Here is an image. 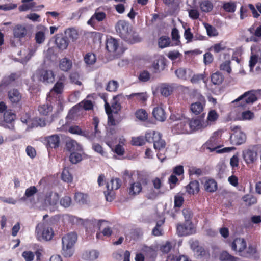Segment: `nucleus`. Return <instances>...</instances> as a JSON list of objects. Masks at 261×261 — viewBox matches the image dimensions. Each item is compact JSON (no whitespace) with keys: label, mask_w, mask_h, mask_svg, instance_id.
<instances>
[{"label":"nucleus","mask_w":261,"mask_h":261,"mask_svg":"<svg viewBox=\"0 0 261 261\" xmlns=\"http://www.w3.org/2000/svg\"><path fill=\"white\" fill-rule=\"evenodd\" d=\"M69 160L72 164H77L82 161V155L77 152H72L70 155Z\"/></svg>","instance_id":"nucleus-46"},{"label":"nucleus","mask_w":261,"mask_h":261,"mask_svg":"<svg viewBox=\"0 0 261 261\" xmlns=\"http://www.w3.org/2000/svg\"><path fill=\"white\" fill-rule=\"evenodd\" d=\"M222 8L227 12L233 13L236 9V4L233 2H225Z\"/></svg>","instance_id":"nucleus-43"},{"label":"nucleus","mask_w":261,"mask_h":261,"mask_svg":"<svg viewBox=\"0 0 261 261\" xmlns=\"http://www.w3.org/2000/svg\"><path fill=\"white\" fill-rule=\"evenodd\" d=\"M142 190V186L140 182H134L131 184L129 188V194L130 195H136L139 194Z\"/></svg>","instance_id":"nucleus-35"},{"label":"nucleus","mask_w":261,"mask_h":261,"mask_svg":"<svg viewBox=\"0 0 261 261\" xmlns=\"http://www.w3.org/2000/svg\"><path fill=\"white\" fill-rule=\"evenodd\" d=\"M202 118H197L191 120L189 119V125H190L191 133L194 130H198L208 125V123L203 122L202 123Z\"/></svg>","instance_id":"nucleus-19"},{"label":"nucleus","mask_w":261,"mask_h":261,"mask_svg":"<svg viewBox=\"0 0 261 261\" xmlns=\"http://www.w3.org/2000/svg\"><path fill=\"white\" fill-rule=\"evenodd\" d=\"M231 128L234 132L230 137L231 143L234 145H240L244 143L246 140L245 134L238 126H231Z\"/></svg>","instance_id":"nucleus-6"},{"label":"nucleus","mask_w":261,"mask_h":261,"mask_svg":"<svg viewBox=\"0 0 261 261\" xmlns=\"http://www.w3.org/2000/svg\"><path fill=\"white\" fill-rule=\"evenodd\" d=\"M224 80V77L219 72H216L213 73L211 76V81L215 85H219L222 83Z\"/></svg>","instance_id":"nucleus-40"},{"label":"nucleus","mask_w":261,"mask_h":261,"mask_svg":"<svg viewBox=\"0 0 261 261\" xmlns=\"http://www.w3.org/2000/svg\"><path fill=\"white\" fill-rule=\"evenodd\" d=\"M136 117L142 121H144L147 118V114L144 110H139L136 112Z\"/></svg>","instance_id":"nucleus-59"},{"label":"nucleus","mask_w":261,"mask_h":261,"mask_svg":"<svg viewBox=\"0 0 261 261\" xmlns=\"http://www.w3.org/2000/svg\"><path fill=\"white\" fill-rule=\"evenodd\" d=\"M69 132L72 134H77L79 135H84L82 129L78 126H71L69 128Z\"/></svg>","instance_id":"nucleus-62"},{"label":"nucleus","mask_w":261,"mask_h":261,"mask_svg":"<svg viewBox=\"0 0 261 261\" xmlns=\"http://www.w3.org/2000/svg\"><path fill=\"white\" fill-rule=\"evenodd\" d=\"M200 7L202 11L208 12L212 10L213 5L209 1L204 0L200 3Z\"/></svg>","instance_id":"nucleus-45"},{"label":"nucleus","mask_w":261,"mask_h":261,"mask_svg":"<svg viewBox=\"0 0 261 261\" xmlns=\"http://www.w3.org/2000/svg\"><path fill=\"white\" fill-rule=\"evenodd\" d=\"M92 16L94 19L98 21H101L106 18V14L104 12L100 11L99 8H97Z\"/></svg>","instance_id":"nucleus-48"},{"label":"nucleus","mask_w":261,"mask_h":261,"mask_svg":"<svg viewBox=\"0 0 261 261\" xmlns=\"http://www.w3.org/2000/svg\"><path fill=\"white\" fill-rule=\"evenodd\" d=\"M77 235L70 232L63 237L62 239V254L65 257L72 256L74 253V245L77 240Z\"/></svg>","instance_id":"nucleus-2"},{"label":"nucleus","mask_w":261,"mask_h":261,"mask_svg":"<svg viewBox=\"0 0 261 261\" xmlns=\"http://www.w3.org/2000/svg\"><path fill=\"white\" fill-rule=\"evenodd\" d=\"M190 81L193 84H198L201 81H204V74H197L193 75L192 77H190Z\"/></svg>","instance_id":"nucleus-56"},{"label":"nucleus","mask_w":261,"mask_h":261,"mask_svg":"<svg viewBox=\"0 0 261 261\" xmlns=\"http://www.w3.org/2000/svg\"><path fill=\"white\" fill-rule=\"evenodd\" d=\"M260 90H251L245 92L238 98L232 101V103H239L238 106L246 108L248 104H252L257 100V95Z\"/></svg>","instance_id":"nucleus-3"},{"label":"nucleus","mask_w":261,"mask_h":261,"mask_svg":"<svg viewBox=\"0 0 261 261\" xmlns=\"http://www.w3.org/2000/svg\"><path fill=\"white\" fill-rule=\"evenodd\" d=\"M177 232L180 236L192 234L194 232V228L191 221H185L184 225H178L177 226Z\"/></svg>","instance_id":"nucleus-11"},{"label":"nucleus","mask_w":261,"mask_h":261,"mask_svg":"<svg viewBox=\"0 0 261 261\" xmlns=\"http://www.w3.org/2000/svg\"><path fill=\"white\" fill-rule=\"evenodd\" d=\"M70 79L72 83L78 85H81L82 84L81 82L79 80V75L76 72L72 73L70 75Z\"/></svg>","instance_id":"nucleus-64"},{"label":"nucleus","mask_w":261,"mask_h":261,"mask_svg":"<svg viewBox=\"0 0 261 261\" xmlns=\"http://www.w3.org/2000/svg\"><path fill=\"white\" fill-rule=\"evenodd\" d=\"M175 73L178 79L187 80L191 77L193 72L190 69L180 68L175 70Z\"/></svg>","instance_id":"nucleus-21"},{"label":"nucleus","mask_w":261,"mask_h":261,"mask_svg":"<svg viewBox=\"0 0 261 261\" xmlns=\"http://www.w3.org/2000/svg\"><path fill=\"white\" fill-rule=\"evenodd\" d=\"M145 139L148 142H153L155 150H160L166 146L165 141L162 138V134L154 130H151L145 134Z\"/></svg>","instance_id":"nucleus-4"},{"label":"nucleus","mask_w":261,"mask_h":261,"mask_svg":"<svg viewBox=\"0 0 261 261\" xmlns=\"http://www.w3.org/2000/svg\"><path fill=\"white\" fill-rule=\"evenodd\" d=\"M53 110V107L47 103L40 106L38 108L39 113L43 115H47Z\"/></svg>","instance_id":"nucleus-44"},{"label":"nucleus","mask_w":261,"mask_h":261,"mask_svg":"<svg viewBox=\"0 0 261 261\" xmlns=\"http://www.w3.org/2000/svg\"><path fill=\"white\" fill-rule=\"evenodd\" d=\"M93 103L91 100H84L77 105L73 107L69 112L67 118L69 119H75L80 111L82 110H90L93 109Z\"/></svg>","instance_id":"nucleus-5"},{"label":"nucleus","mask_w":261,"mask_h":261,"mask_svg":"<svg viewBox=\"0 0 261 261\" xmlns=\"http://www.w3.org/2000/svg\"><path fill=\"white\" fill-rule=\"evenodd\" d=\"M184 199L182 196L180 195H175L174 197V206L175 207H180L183 204Z\"/></svg>","instance_id":"nucleus-63"},{"label":"nucleus","mask_w":261,"mask_h":261,"mask_svg":"<svg viewBox=\"0 0 261 261\" xmlns=\"http://www.w3.org/2000/svg\"><path fill=\"white\" fill-rule=\"evenodd\" d=\"M65 37L71 39L73 41L78 38V33L76 30L74 29H68L65 31Z\"/></svg>","instance_id":"nucleus-42"},{"label":"nucleus","mask_w":261,"mask_h":261,"mask_svg":"<svg viewBox=\"0 0 261 261\" xmlns=\"http://www.w3.org/2000/svg\"><path fill=\"white\" fill-rule=\"evenodd\" d=\"M40 228V225H38L36 228V231L37 233V237L39 240H45V241H49L51 240L53 236L54 232L52 228L44 225L43 227V230L42 232L41 233V235L39 236V229Z\"/></svg>","instance_id":"nucleus-9"},{"label":"nucleus","mask_w":261,"mask_h":261,"mask_svg":"<svg viewBox=\"0 0 261 261\" xmlns=\"http://www.w3.org/2000/svg\"><path fill=\"white\" fill-rule=\"evenodd\" d=\"M62 179L67 183L71 182L73 178L68 169H64L61 175Z\"/></svg>","instance_id":"nucleus-50"},{"label":"nucleus","mask_w":261,"mask_h":261,"mask_svg":"<svg viewBox=\"0 0 261 261\" xmlns=\"http://www.w3.org/2000/svg\"><path fill=\"white\" fill-rule=\"evenodd\" d=\"M66 148L67 150L71 153L81 151L82 150L81 146L76 141L73 140H70L66 142Z\"/></svg>","instance_id":"nucleus-23"},{"label":"nucleus","mask_w":261,"mask_h":261,"mask_svg":"<svg viewBox=\"0 0 261 261\" xmlns=\"http://www.w3.org/2000/svg\"><path fill=\"white\" fill-rule=\"evenodd\" d=\"M47 141V147L50 148H56L59 147L60 139L59 135H53L46 138Z\"/></svg>","instance_id":"nucleus-22"},{"label":"nucleus","mask_w":261,"mask_h":261,"mask_svg":"<svg viewBox=\"0 0 261 261\" xmlns=\"http://www.w3.org/2000/svg\"><path fill=\"white\" fill-rule=\"evenodd\" d=\"M204 27L209 36H216L218 35V32L214 27L208 23H204Z\"/></svg>","instance_id":"nucleus-52"},{"label":"nucleus","mask_w":261,"mask_h":261,"mask_svg":"<svg viewBox=\"0 0 261 261\" xmlns=\"http://www.w3.org/2000/svg\"><path fill=\"white\" fill-rule=\"evenodd\" d=\"M60 204L64 207H69L71 203V199L68 196L63 197L60 201Z\"/></svg>","instance_id":"nucleus-61"},{"label":"nucleus","mask_w":261,"mask_h":261,"mask_svg":"<svg viewBox=\"0 0 261 261\" xmlns=\"http://www.w3.org/2000/svg\"><path fill=\"white\" fill-rule=\"evenodd\" d=\"M203 109V105L200 102H196L191 105V110L195 115L200 114Z\"/></svg>","instance_id":"nucleus-39"},{"label":"nucleus","mask_w":261,"mask_h":261,"mask_svg":"<svg viewBox=\"0 0 261 261\" xmlns=\"http://www.w3.org/2000/svg\"><path fill=\"white\" fill-rule=\"evenodd\" d=\"M115 28L119 36L128 43L133 44L140 41L138 34L133 31L128 22L120 20L116 23Z\"/></svg>","instance_id":"nucleus-1"},{"label":"nucleus","mask_w":261,"mask_h":261,"mask_svg":"<svg viewBox=\"0 0 261 261\" xmlns=\"http://www.w3.org/2000/svg\"><path fill=\"white\" fill-rule=\"evenodd\" d=\"M170 42V39L166 36L161 37L158 41L159 46L160 48H163L169 45Z\"/></svg>","instance_id":"nucleus-47"},{"label":"nucleus","mask_w":261,"mask_h":261,"mask_svg":"<svg viewBox=\"0 0 261 261\" xmlns=\"http://www.w3.org/2000/svg\"><path fill=\"white\" fill-rule=\"evenodd\" d=\"M173 91V88L168 84H163L160 87V91L162 95L167 97L171 94Z\"/></svg>","instance_id":"nucleus-34"},{"label":"nucleus","mask_w":261,"mask_h":261,"mask_svg":"<svg viewBox=\"0 0 261 261\" xmlns=\"http://www.w3.org/2000/svg\"><path fill=\"white\" fill-rule=\"evenodd\" d=\"M59 198V194L56 192L47 193L44 199V204L46 206H49L50 210H54L58 204Z\"/></svg>","instance_id":"nucleus-8"},{"label":"nucleus","mask_w":261,"mask_h":261,"mask_svg":"<svg viewBox=\"0 0 261 261\" xmlns=\"http://www.w3.org/2000/svg\"><path fill=\"white\" fill-rule=\"evenodd\" d=\"M204 187L207 192H214L217 189V184L214 179H208L205 181Z\"/></svg>","instance_id":"nucleus-31"},{"label":"nucleus","mask_w":261,"mask_h":261,"mask_svg":"<svg viewBox=\"0 0 261 261\" xmlns=\"http://www.w3.org/2000/svg\"><path fill=\"white\" fill-rule=\"evenodd\" d=\"M72 67V63L70 59L64 58L60 60L59 68L61 70L67 72L71 69Z\"/></svg>","instance_id":"nucleus-27"},{"label":"nucleus","mask_w":261,"mask_h":261,"mask_svg":"<svg viewBox=\"0 0 261 261\" xmlns=\"http://www.w3.org/2000/svg\"><path fill=\"white\" fill-rule=\"evenodd\" d=\"M174 129L179 134L191 133L190 125H189V119L184 118L180 121L175 125Z\"/></svg>","instance_id":"nucleus-10"},{"label":"nucleus","mask_w":261,"mask_h":261,"mask_svg":"<svg viewBox=\"0 0 261 261\" xmlns=\"http://www.w3.org/2000/svg\"><path fill=\"white\" fill-rule=\"evenodd\" d=\"M69 40L65 36L62 35H57L55 39V43L57 47L60 50H64L67 48L69 45Z\"/></svg>","instance_id":"nucleus-18"},{"label":"nucleus","mask_w":261,"mask_h":261,"mask_svg":"<svg viewBox=\"0 0 261 261\" xmlns=\"http://www.w3.org/2000/svg\"><path fill=\"white\" fill-rule=\"evenodd\" d=\"M22 96L20 91L15 88L10 90L8 92L9 100L13 106L20 105Z\"/></svg>","instance_id":"nucleus-12"},{"label":"nucleus","mask_w":261,"mask_h":261,"mask_svg":"<svg viewBox=\"0 0 261 261\" xmlns=\"http://www.w3.org/2000/svg\"><path fill=\"white\" fill-rule=\"evenodd\" d=\"M166 59L162 56H158L153 61L152 63V67L155 70V72H161L163 71L165 68Z\"/></svg>","instance_id":"nucleus-17"},{"label":"nucleus","mask_w":261,"mask_h":261,"mask_svg":"<svg viewBox=\"0 0 261 261\" xmlns=\"http://www.w3.org/2000/svg\"><path fill=\"white\" fill-rule=\"evenodd\" d=\"M241 256L247 258L252 257L255 260H257L259 258V256L258 254H256V248L251 245H249L246 251H243V253L241 254Z\"/></svg>","instance_id":"nucleus-25"},{"label":"nucleus","mask_w":261,"mask_h":261,"mask_svg":"<svg viewBox=\"0 0 261 261\" xmlns=\"http://www.w3.org/2000/svg\"><path fill=\"white\" fill-rule=\"evenodd\" d=\"M132 144L135 146H142L145 143V140L143 137L139 136L132 138Z\"/></svg>","instance_id":"nucleus-60"},{"label":"nucleus","mask_w":261,"mask_h":261,"mask_svg":"<svg viewBox=\"0 0 261 261\" xmlns=\"http://www.w3.org/2000/svg\"><path fill=\"white\" fill-rule=\"evenodd\" d=\"M118 86V83L116 81L112 80L108 83L106 90L110 92H114L117 90Z\"/></svg>","instance_id":"nucleus-51"},{"label":"nucleus","mask_w":261,"mask_h":261,"mask_svg":"<svg viewBox=\"0 0 261 261\" xmlns=\"http://www.w3.org/2000/svg\"><path fill=\"white\" fill-rule=\"evenodd\" d=\"M150 76L151 75L148 71L143 70L140 72L138 76V79L140 82H146L150 80Z\"/></svg>","instance_id":"nucleus-49"},{"label":"nucleus","mask_w":261,"mask_h":261,"mask_svg":"<svg viewBox=\"0 0 261 261\" xmlns=\"http://www.w3.org/2000/svg\"><path fill=\"white\" fill-rule=\"evenodd\" d=\"M119 95L114 96L111 103V108L113 109L112 112L115 114H118V112L121 110V106L119 102Z\"/></svg>","instance_id":"nucleus-36"},{"label":"nucleus","mask_w":261,"mask_h":261,"mask_svg":"<svg viewBox=\"0 0 261 261\" xmlns=\"http://www.w3.org/2000/svg\"><path fill=\"white\" fill-rule=\"evenodd\" d=\"M105 107L106 112L108 116V124L112 125V126L116 125L117 124V123L116 122V120L114 118L112 114V110L111 108L110 105L107 102H105Z\"/></svg>","instance_id":"nucleus-28"},{"label":"nucleus","mask_w":261,"mask_h":261,"mask_svg":"<svg viewBox=\"0 0 261 261\" xmlns=\"http://www.w3.org/2000/svg\"><path fill=\"white\" fill-rule=\"evenodd\" d=\"M36 75L38 80L46 84L53 83L55 81V74L52 70L40 69L36 71Z\"/></svg>","instance_id":"nucleus-7"},{"label":"nucleus","mask_w":261,"mask_h":261,"mask_svg":"<svg viewBox=\"0 0 261 261\" xmlns=\"http://www.w3.org/2000/svg\"><path fill=\"white\" fill-rule=\"evenodd\" d=\"M246 246L245 240L240 238L235 239L231 245L232 249L238 252L240 256L241 254L243 253L244 249L246 248Z\"/></svg>","instance_id":"nucleus-15"},{"label":"nucleus","mask_w":261,"mask_h":261,"mask_svg":"<svg viewBox=\"0 0 261 261\" xmlns=\"http://www.w3.org/2000/svg\"><path fill=\"white\" fill-rule=\"evenodd\" d=\"M19 75L16 73H13L9 75L5 76L2 81V85L4 86H8L18 79Z\"/></svg>","instance_id":"nucleus-30"},{"label":"nucleus","mask_w":261,"mask_h":261,"mask_svg":"<svg viewBox=\"0 0 261 261\" xmlns=\"http://www.w3.org/2000/svg\"><path fill=\"white\" fill-rule=\"evenodd\" d=\"M152 114L158 120L164 121L166 119V115L164 109L161 107H156L153 109Z\"/></svg>","instance_id":"nucleus-26"},{"label":"nucleus","mask_w":261,"mask_h":261,"mask_svg":"<svg viewBox=\"0 0 261 261\" xmlns=\"http://www.w3.org/2000/svg\"><path fill=\"white\" fill-rule=\"evenodd\" d=\"M220 69L224 71H226L228 74H230L231 72L230 67V61H226L220 65Z\"/></svg>","instance_id":"nucleus-58"},{"label":"nucleus","mask_w":261,"mask_h":261,"mask_svg":"<svg viewBox=\"0 0 261 261\" xmlns=\"http://www.w3.org/2000/svg\"><path fill=\"white\" fill-rule=\"evenodd\" d=\"M47 31V29L43 26L40 27V30L36 32L35 34V39L36 42L38 44H42L45 39V33Z\"/></svg>","instance_id":"nucleus-24"},{"label":"nucleus","mask_w":261,"mask_h":261,"mask_svg":"<svg viewBox=\"0 0 261 261\" xmlns=\"http://www.w3.org/2000/svg\"><path fill=\"white\" fill-rule=\"evenodd\" d=\"M87 195L82 193H76L75 194V200L80 204L86 203Z\"/></svg>","instance_id":"nucleus-53"},{"label":"nucleus","mask_w":261,"mask_h":261,"mask_svg":"<svg viewBox=\"0 0 261 261\" xmlns=\"http://www.w3.org/2000/svg\"><path fill=\"white\" fill-rule=\"evenodd\" d=\"M109 184L110 185V190H117L121 186V181L119 178L112 179Z\"/></svg>","instance_id":"nucleus-54"},{"label":"nucleus","mask_w":261,"mask_h":261,"mask_svg":"<svg viewBox=\"0 0 261 261\" xmlns=\"http://www.w3.org/2000/svg\"><path fill=\"white\" fill-rule=\"evenodd\" d=\"M13 36L21 39L29 35V30L24 24H17L13 29Z\"/></svg>","instance_id":"nucleus-14"},{"label":"nucleus","mask_w":261,"mask_h":261,"mask_svg":"<svg viewBox=\"0 0 261 261\" xmlns=\"http://www.w3.org/2000/svg\"><path fill=\"white\" fill-rule=\"evenodd\" d=\"M84 60L86 65L90 66L95 63L96 58L94 54L92 53H88L84 56Z\"/></svg>","instance_id":"nucleus-38"},{"label":"nucleus","mask_w":261,"mask_h":261,"mask_svg":"<svg viewBox=\"0 0 261 261\" xmlns=\"http://www.w3.org/2000/svg\"><path fill=\"white\" fill-rule=\"evenodd\" d=\"M243 156L247 164L252 163L256 160L257 153L255 151L248 149L243 152Z\"/></svg>","instance_id":"nucleus-20"},{"label":"nucleus","mask_w":261,"mask_h":261,"mask_svg":"<svg viewBox=\"0 0 261 261\" xmlns=\"http://www.w3.org/2000/svg\"><path fill=\"white\" fill-rule=\"evenodd\" d=\"M16 118V115L11 111H6L3 115V126L5 127L12 128L13 125L11 124Z\"/></svg>","instance_id":"nucleus-16"},{"label":"nucleus","mask_w":261,"mask_h":261,"mask_svg":"<svg viewBox=\"0 0 261 261\" xmlns=\"http://www.w3.org/2000/svg\"><path fill=\"white\" fill-rule=\"evenodd\" d=\"M99 253L96 250L86 251L83 253L82 258L85 260H93L96 259Z\"/></svg>","instance_id":"nucleus-29"},{"label":"nucleus","mask_w":261,"mask_h":261,"mask_svg":"<svg viewBox=\"0 0 261 261\" xmlns=\"http://www.w3.org/2000/svg\"><path fill=\"white\" fill-rule=\"evenodd\" d=\"M203 147L204 148L209 149L211 152L215 150L218 147L216 138L214 137H211L210 140L204 144Z\"/></svg>","instance_id":"nucleus-33"},{"label":"nucleus","mask_w":261,"mask_h":261,"mask_svg":"<svg viewBox=\"0 0 261 261\" xmlns=\"http://www.w3.org/2000/svg\"><path fill=\"white\" fill-rule=\"evenodd\" d=\"M172 248V243L170 242L167 241L164 244L162 245L160 247V250L163 253H168Z\"/></svg>","instance_id":"nucleus-57"},{"label":"nucleus","mask_w":261,"mask_h":261,"mask_svg":"<svg viewBox=\"0 0 261 261\" xmlns=\"http://www.w3.org/2000/svg\"><path fill=\"white\" fill-rule=\"evenodd\" d=\"M38 191L35 186H31L25 190L24 195L21 198V200L25 201L27 198L33 196Z\"/></svg>","instance_id":"nucleus-37"},{"label":"nucleus","mask_w":261,"mask_h":261,"mask_svg":"<svg viewBox=\"0 0 261 261\" xmlns=\"http://www.w3.org/2000/svg\"><path fill=\"white\" fill-rule=\"evenodd\" d=\"M218 117V114L216 111L214 110H211L208 114L207 121L205 123H208V124L210 122H214L217 119Z\"/></svg>","instance_id":"nucleus-55"},{"label":"nucleus","mask_w":261,"mask_h":261,"mask_svg":"<svg viewBox=\"0 0 261 261\" xmlns=\"http://www.w3.org/2000/svg\"><path fill=\"white\" fill-rule=\"evenodd\" d=\"M186 189L190 194H194L199 190V182L196 180L191 181L186 187Z\"/></svg>","instance_id":"nucleus-32"},{"label":"nucleus","mask_w":261,"mask_h":261,"mask_svg":"<svg viewBox=\"0 0 261 261\" xmlns=\"http://www.w3.org/2000/svg\"><path fill=\"white\" fill-rule=\"evenodd\" d=\"M65 77L64 76H62L60 78L53 88V90L55 92L57 93H62L64 88L63 82L65 81Z\"/></svg>","instance_id":"nucleus-41"},{"label":"nucleus","mask_w":261,"mask_h":261,"mask_svg":"<svg viewBox=\"0 0 261 261\" xmlns=\"http://www.w3.org/2000/svg\"><path fill=\"white\" fill-rule=\"evenodd\" d=\"M106 48L109 52L116 53V55L122 53L118 40L112 37L107 39Z\"/></svg>","instance_id":"nucleus-13"}]
</instances>
